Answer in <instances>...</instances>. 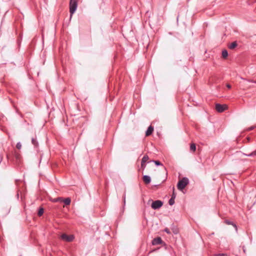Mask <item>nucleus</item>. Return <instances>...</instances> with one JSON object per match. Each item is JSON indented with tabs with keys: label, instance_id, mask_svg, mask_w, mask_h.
Listing matches in <instances>:
<instances>
[{
	"label": "nucleus",
	"instance_id": "nucleus-12",
	"mask_svg": "<svg viewBox=\"0 0 256 256\" xmlns=\"http://www.w3.org/2000/svg\"><path fill=\"white\" fill-rule=\"evenodd\" d=\"M71 202V199L70 198H67L65 199H63L62 202H64L66 205L70 204Z\"/></svg>",
	"mask_w": 256,
	"mask_h": 256
},
{
	"label": "nucleus",
	"instance_id": "nucleus-2",
	"mask_svg": "<svg viewBox=\"0 0 256 256\" xmlns=\"http://www.w3.org/2000/svg\"><path fill=\"white\" fill-rule=\"evenodd\" d=\"M78 7V0H70V16L75 12Z\"/></svg>",
	"mask_w": 256,
	"mask_h": 256
},
{
	"label": "nucleus",
	"instance_id": "nucleus-10",
	"mask_svg": "<svg viewBox=\"0 0 256 256\" xmlns=\"http://www.w3.org/2000/svg\"><path fill=\"white\" fill-rule=\"evenodd\" d=\"M14 156L16 158L18 162H20L21 156L18 152H15L14 154Z\"/></svg>",
	"mask_w": 256,
	"mask_h": 256
},
{
	"label": "nucleus",
	"instance_id": "nucleus-18",
	"mask_svg": "<svg viewBox=\"0 0 256 256\" xmlns=\"http://www.w3.org/2000/svg\"><path fill=\"white\" fill-rule=\"evenodd\" d=\"M174 204V197H171L169 200L168 204L170 206H172Z\"/></svg>",
	"mask_w": 256,
	"mask_h": 256
},
{
	"label": "nucleus",
	"instance_id": "nucleus-19",
	"mask_svg": "<svg viewBox=\"0 0 256 256\" xmlns=\"http://www.w3.org/2000/svg\"><path fill=\"white\" fill-rule=\"evenodd\" d=\"M62 200H63V198H62L61 197H59V198H54L53 200V202H62Z\"/></svg>",
	"mask_w": 256,
	"mask_h": 256
},
{
	"label": "nucleus",
	"instance_id": "nucleus-8",
	"mask_svg": "<svg viewBox=\"0 0 256 256\" xmlns=\"http://www.w3.org/2000/svg\"><path fill=\"white\" fill-rule=\"evenodd\" d=\"M143 180L146 184H149L151 182V178L150 176L145 175L143 176Z\"/></svg>",
	"mask_w": 256,
	"mask_h": 256
},
{
	"label": "nucleus",
	"instance_id": "nucleus-29",
	"mask_svg": "<svg viewBox=\"0 0 256 256\" xmlns=\"http://www.w3.org/2000/svg\"><path fill=\"white\" fill-rule=\"evenodd\" d=\"M164 169L166 171V168L165 167H164Z\"/></svg>",
	"mask_w": 256,
	"mask_h": 256
},
{
	"label": "nucleus",
	"instance_id": "nucleus-27",
	"mask_svg": "<svg viewBox=\"0 0 256 256\" xmlns=\"http://www.w3.org/2000/svg\"><path fill=\"white\" fill-rule=\"evenodd\" d=\"M172 197H174V198H176V195H175V194H174V192L173 193V194H172Z\"/></svg>",
	"mask_w": 256,
	"mask_h": 256
},
{
	"label": "nucleus",
	"instance_id": "nucleus-17",
	"mask_svg": "<svg viewBox=\"0 0 256 256\" xmlns=\"http://www.w3.org/2000/svg\"><path fill=\"white\" fill-rule=\"evenodd\" d=\"M44 212V210L42 208H39L38 214L39 216H42Z\"/></svg>",
	"mask_w": 256,
	"mask_h": 256
},
{
	"label": "nucleus",
	"instance_id": "nucleus-28",
	"mask_svg": "<svg viewBox=\"0 0 256 256\" xmlns=\"http://www.w3.org/2000/svg\"><path fill=\"white\" fill-rule=\"evenodd\" d=\"M252 129H253V128H252H252H250V130H252Z\"/></svg>",
	"mask_w": 256,
	"mask_h": 256
},
{
	"label": "nucleus",
	"instance_id": "nucleus-11",
	"mask_svg": "<svg viewBox=\"0 0 256 256\" xmlns=\"http://www.w3.org/2000/svg\"><path fill=\"white\" fill-rule=\"evenodd\" d=\"M238 46L236 42H234L228 45V47L230 49L232 50L236 48Z\"/></svg>",
	"mask_w": 256,
	"mask_h": 256
},
{
	"label": "nucleus",
	"instance_id": "nucleus-24",
	"mask_svg": "<svg viewBox=\"0 0 256 256\" xmlns=\"http://www.w3.org/2000/svg\"><path fill=\"white\" fill-rule=\"evenodd\" d=\"M164 231L165 232H166L167 234H170V230H169L168 228H166L164 229Z\"/></svg>",
	"mask_w": 256,
	"mask_h": 256
},
{
	"label": "nucleus",
	"instance_id": "nucleus-3",
	"mask_svg": "<svg viewBox=\"0 0 256 256\" xmlns=\"http://www.w3.org/2000/svg\"><path fill=\"white\" fill-rule=\"evenodd\" d=\"M60 239L66 242H71L74 239V236L73 234L68 235L65 233L62 234L60 236Z\"/></svg>",
	"mask_w": 256,
	"mask_h": 256
},
{
	"label": "nucleus",
	"instance_id": "nucleus-22",
	"mask_svg": "<svg viewBox=\"0 0 256 256\" xmlns=\"http://www.w3.org/2000/svg\"><path fill=\"white\" fill-rule=\"evenodd\" d=\"M214 256H228L225 254H214Z\"/></svg>",
	"mask_w": 256,
	"mask_h": 256
},
{
	"label": "nucleus",
	"instance_id": "nucleus-25",
	"mask_svg": "<svg viewBox=\"0 0 256 256\" xmlns=\"http://www.w3.org/2000/svg\"><path fill=\"white\" fill-rule=\"evenodd\" d=\"M146 164H145V163H142L141 162V168H142V169H144L145 168H146Z\"/></svg>",
	"mask_w": 256,
	"mask_h": 256
},
{
	"label": "nucleus",
	"instance_id": "nucleus-7",
	"mask_svg": "<svg viewBox=\"0 0 256 256\" xmlns=\"http://www.w3.org/2000/svg\"><path fill=\"white\" fill-rule=\"evenodd\" d=\"M154 131V127L152 126H150L148 128L146 132V136H149L151 135Z\"/></svg>",
	"mask_w": 256,
	"mask_h": 256
},
{
	"label": "nucleus",
	"instance_id": "nucleus-21",
	"mask_svg": "<svg viewBox=\"0 0 256 256\" xmlns=\"http://www.w3.org/2000/svg\"><path fill=\"white\" fill-rule=\"evenodd\" d=\"M16 148L18 149V150H20L22 148V144L20 142H18L16 144Z\"/></svg>",
	"mask_w": 256,
	"mask_h": 256
},
{
	"label": "nucleus",
	"instance_id": "nucleus-23",
	"mask_svg": "<svg viewBox=\"0 0 256 256\" xmlns=\"http://www.w3.org/2000/svg\"><path fill=\"white\" fill-rule=\"evenodd\" d=\"M226 223L228 224H232L236 228V226L235 224H234L232 222H230V221H228V220H226Z\"/></svg>",
	"mask_w": 256,
	"mask_h": 256
},
{
	"label": "nucleus",
	"instance_id": "nucleus-26",
	"mask_svg": "<svg viewBox=\"0 0 256 256\" xmlns=\"http://www.w3.org/2000/svg\"><path fill=\"white\" fill-rule=\"evenodd\" d=\"M226 87H227L228 88H231V86H230V84H226Z\"/></svg>",
	"mask_w": 256,
	"mask_h": 256
},
{
	"label": "nucleus",
	"instance_id": "nucleus-14",
	"mask_svg": "<svg viewBox=\"0 0 256 256\" xmlns=\"http://www.w3.org/2000/svg\"><path fill=\"white\" fill-rule=\"evenodd\" d=\"M242 154L244 155V156H256V150L254 151V152H250L249 154H246L242 153Z\"/></svg>",
	"mask_w": 256,
	"mask_h": 256
},
{
	"label": "nucleus",
	"instance_id": "nucleus-30",
	"mask_svg": "<svg viewBox=\"0 0 256 256\" xmlns=\"http://www.w3.org/2000/svg\"><path fill=\"white\" fill-rule=\"evenodd\" d=\"M174 234H177V232H174Z\"/></svg>",
	"mask_w": 256,
	"mask_h": 256
},
{
	"label": "nucleus",
	"instance_id": "nucleus-13",
	"mask_svg": "<svg viewBox=\"0 0 256 256\" xmlns=\"http://www.w3.org/2000/svg\"><path fill=\"white\" fill-rule=\"evenodd\" d=\"M228 56V51L226 50H224L222 51V56L224 58H226Z\"/></svg>",
	"mask_w": 256,
	"mask_h": 256
},
{
	"label": "nucleus",
	"instance_id": "nucleus-1",
	"mask_svg": "<svg viewBox=\"0 0 256 256\" xmlns=\"http://www.w3.org/2000/svg\"><path fill=\"white\" fill-rule=\"evenodd\" d=\"M188 182L189 180L187 178H183L178 182L177 184L178 188L180 190H182L188 184Z\"/></svg>",
	"mask_w": 256,
	"mask_h": 256
},
{
	"label": "nucleus",
	"instance_id": "nucleus-15",
	"mask_svg": "<svg viewBox=\"0 0 256 256\" xmlns=\"http://www.w3.org/2000/svg\"><path fill=\"white\" fill-rule=\"evenodd\" d=\"M149 159V157L148 155H144L142 160V163H146L148 160Z\"/></svg>",
	"mask_w": 256,
	"mask_h": 256
},
{
	"label": "nucleus",
	"instance_id": "nucleus-31",
	"mask_svg": "<svg viewBox=\"0 0 256 256\" xmlns=\"http://www.w3.org/2000/svg\"><path fill=\"white\" fill-rule=\"evenodd\" d=\"M126 202V200H125V198H124V202L125 203Z\"/></svg>",
	"mask_w": 256,
	"mask_h": 256
},
{
	"label": "nucleus",
	"instance_id": "nucleus-16",
	"mask_svg": "<svg viewBox=\"0 0 256 256\" xmlns=\"http://www.w3.org/2000/svg\"><path fill=\"white\" fill-rule=\"evenodd\" d=\"M190 150L192 152H194L196 150V146L194 144L192 143L190 144Z\"/></svg>",
	"mask_w": 256,
	"mask_h": 256
},
{
	"label": "nucleus",
	"instance_id": "nucleus-5",
	"mask_svg": "<svg viewBox=\"0 0 256 256\" xmlns=\"http://www.w3.org/2000/svg\"><path fill=\"white\" fill-rule=\"evenodd\" d=\"M228 108L226 104H216V110L218 112H222L224 111Z\"/></svg>",
	"mask_w": 256,
	"mask_h": 256
},
{
	"label": "nucleus",
	"instance_id": "nucleus-6",
	"mask_svg": "<svg viewBox=\"0 0 256 256\" xmlns=\"http://www.w3.org/2000/svg\"><path fill=\"white\" fill-rule=\"evenodd\" d=\"M162 240L160 238L158 237L156 238H154L152 241V245H158L162 244Z\"/></svg>",
	"mask_w": 256,
	"mask_h": 256
},
{
	"label": "nucleus",
	"instance_id": "nucleus-9",
	"mask_svg": "<svg viewBox=\"0 0 256 256\" xmlns=\"http://www.w3.org/2000/svg\"><path fill=\"white\" fill-rule=\"evenodd\" d=\"M32 143L34 146V148H37L38 146V142L37 140L36 137L32 138Z\"/></svg>",
	"mask_w": 256,
	"mask_h": 256
},
{
	"label": "nucleus",
	"instance_id": "nucleus-4",
	"mask_svg": "<svg viewBox=\"0 0 256 256\" xmlns=\"http://www.w3.org/2000/svg\"><path fill=\"white\" fill-rule=\"evenodd\" d=\"M163 202L160 200H156L152 202L151 206L154 210H157L162 206Z\"/></svg>",
	"mask_w": 256,
	"mask_h": 256
},
{
	"label": "nucleus",
	"instance_id": "nucleus-20",
	"mask_svg": "<svg viewBox=\"0 0 256 256\" xmlns=\"http://www.w3.org/2000/svg\"><path fill=\"white\" fill-rule=\"evenodd\" d=\"M152 162H154L158 166H162V164L160 161L153 160Z\"/></svg>",
	"mask_w": 256,
	"mask_h": 256
}]
</instances>
